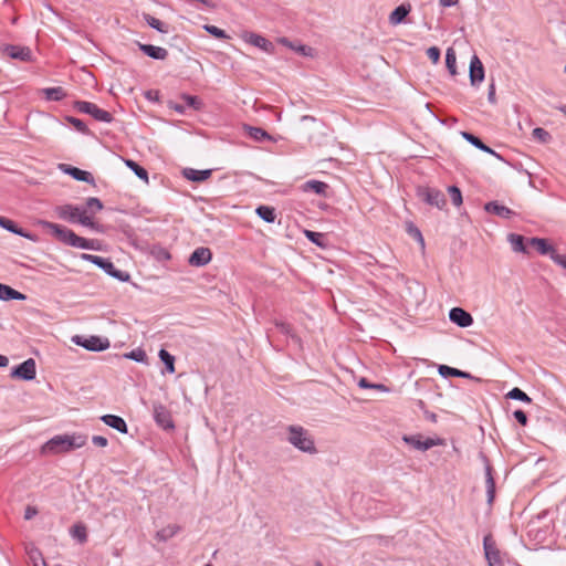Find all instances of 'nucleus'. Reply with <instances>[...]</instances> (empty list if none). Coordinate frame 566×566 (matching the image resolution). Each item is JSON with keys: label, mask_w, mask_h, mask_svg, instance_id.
I'll return each mask as SVG.
<instances>
[{"label": "nucleus", "mask_w": 566, "mask_h": 566, "mask_svg": "<svg viewBox=\"0 0 566 566\" xmlns=\"http://www.w3.org/2000/svg\"><path fill=\"white\" fill-rule=\"evenodd\" d=\"M458 2L459 0H439V3L444 8L457 6Z\"/></svg>", "instance_id": "57"}, {"label": "nucleus", "mask_w": 566, "mask_h": 566, "mask_svg": "<svg viewBox=\"0 0 566 566\" xmlns=\"http://www.w3.org/2000/svg\"><path fill=\"white\" fill-rule=\"evenodd\" d=\"M74 344L82 346L91 352H102L109 347V340L99 336H81L75 335L72 337Z\"/></svg>", "instance_id": "7"}, {"label": "nucleus", "mask_w": 566, "mask_h": 566, "mask_svg": "<svg viewBox=\"0 0 566 566\" xmlns=\"http://www.w3.org/2000/svg\"><path fill=\"white\" fill-rule=\"evenodd\" d=\"M245 130L248 135L255 142L272 140V137L263 128L247 126Z\"/></svg>", "instance_id": "31"}, {"label": "nucleus", "mask_w": 566, "mask_h": 566, "mask_svg": "<svg viewBox=\"0 0 566 566\" xmlns=\"http://www.w3.org/2000/svg\"><path fill=\"white\" fill-rule=\"evenodd\" d=\"M449 318L460 327H469L473 324L472 315L461 307H453L449 312Z\"/></svg>", "instance_id": "13"}, {"label": "nucleus", "mask_w": 566, "mask_h": 566, "mask_svg": "<svg viewBox=\"0 0 566 566\" xmlns=\"http://www.w3.org/2000/svg\"><path fill=\"white\" fill-rule=\"evenodd\" d=\"M39 223L41 224V227L43 229H46L48 231H50L51 234L54 235L56 240H59L61 243H63L65 245L84 249V250H98L99 249V244H98L97 240L82 238V237L77 235L73 230H71L64 226L53 223L50 221H44V220L40 221Z\"/></svg>", "instance_id": "2"}, {"label": "nucleus", "mask_w": 566, "mask_h": 566, "mask_svg": "<svg viewBox=\"0 0 566 566\" xmlns=\"http://www.w3.org/2000/svg\"><path fill=\"white\" fill-rule=\"evenodd\" d=\"M139 50L147 56L154 60H165L168 56V51L165 48L156 46L153 44H144L138 42Z\"/></svg>", "instance_id": "20"}, {"label": "nucleus", "mask_w": 566, "mask_h": 566, "mask_svg": "<svg viewBox=\"0 0 566 566\" xmlns=\"http://www.w3.org/2000/svg\"><path fill=\"white\" fill-rule=\"evenodd\" d=\"M528 244L535 247L542 255H549L555 252V249L548 243L546 239L531 238Z\"/></svg>", "instance_id": "27"}, {"label": "nucleus", "mask_w": 566, "mask_h": 566, "mask_svg": "<svg viewBox=\"0 0 566 566\" xmlns=\"http://www.w3.org/2000/svg\"><path fill=\"white\" fill-rule=\"evenodd\" d=\"M153 415L156 423L165 430L174 429L170 411L160 402L153 403Z\"/></svg>", "instance_id": "9"}, {"label": "nucleus", "mask_w": 566, "mask_h": 566, "mask_svg": "<svg viewBox=\"0 0 566 566\" xmlns=\"http://www.w3.org/2000/svg\"><path fill=\"white\" fill-rule=\"evenodd\" d=\"M87 437L81 433L57 434L51 438L43 447V453H62L82 448L86 444Z\"/></svg>", "instance_id": "3"}, {"label": "nucleus", "mask_w": 566, "mask_h": 566, "mask_svg": "<svg viewBox=\"0 0 566 566\" xmlns=\"http://www.w3.org/2000/svg\"><path fill=\"white\" fill-rule=\"evenodd\" d=\"M3 52L14 60L28 62L32 59V52L28 46L9 44L4 46Z\"/></svg>", "instance_id": "15"}, {"label": "nucleus", "mask_w": 566, "mask_h": 566, "mask_svg": "<svg viewBox=\"0 0 566 566\" xmlns=\"http://www.w3.org/2000/svg\"><path fill=\"white\" fill-rule=\"evenodd\" d=\"M158 356H159L160 360L164 363L166 370L169 374H174L175 373V357L164 348H161L159 350Z\"/></svg>", "instance_id": "36"}, {"label": "nucleus", "mask_w": 566, "mask_h": 566, "mask_svg": "<svg viewBox=\"0 0 566 566\" xmlns=\"http://www.w3.org/2000/svg\"><path fill=\"white\" fill-rule=\"evenodd\" d=\"M9 365V359L4 355H0V367H7Z\"/></svg>", "instance_id": "63"}, {"label": "nucleus", "mask_w": 566, "mask_h": 566, "mask_svg": "<svg viewBox=\"0 0 566 566\" xmlns=\"http://www.w3.org/2000/svg\"><path fill=\"white\" fill-rule=\"evenodd\" d=\"M446 65L450 74L457 73V55L453 49L449 48L446 53Z\"/></svg>", "instance_id": "42"}, {"label": "nucleus", "mask_w": 566, "mask_h": 566, "mask_svg": "<svg viewBox=\"0 0 566 566\" xmlns=\"http://www.w3.org/2000/svg\"><path fill=\"white\" fill-rule=\"evenodd\" d=\"M282 43L303 56H313V48L304 44H293L287 39H282Z\"/></svg>", "instance_id": "38"}, {"label": "nucleus", "mask_w": 566, "mask_h": 566, "mask_svg": "<svg viewBox=\"0 0 566 566\" xmlns=\"http://www.w3.org/2000/svg\"><path fill=\"white\" fill-rule=\"evenodd\" d=\"M440 49L437 48V46H431L427 50V55L428 57L433 62V63H438L439 60H440Z\"/></svg>", "instance_id": "50"}, {"label": "nucleus", "mask_w": 566, "mask_h": 566, "mask_svg": "<svg viewBox=\"0 0 566 566\" xmlns=\"http://www.w3.org/2000/svg\"><path fill=\"white\" fill-rule=\"evenodd\" d=\"M507 241L511 243L513 251L521 252V253H527L525 238L523 235L516 234V233H510L507 235Z\"/></svg>", "instance_id": "28"}, {"label": "nucleus", "mask_w": 566, "mask_h": 566, "mask_svg": "<svg viewBox=\"0 0 566 566\" xmlns=\"http://www.w3.org/2000/svg\"><path fill=\"white\" fill-rule=\"evenodd\" d=\"M513 417L515 418V420L522 424V426H526L527 424V415L521 410V409H517L513 412Z\"/></svg>", "instance_id": "52"}, {"label": "nucleus", "mask_w": 566, "mask_h": 566, "mask_svg": "<svg viewBox=\"0 0 566 566\" xmlns=\"http://www.w3.org/2000/svg\"><path fill=\"white\" fill-rule=\"evenodd\" d=\"M484 210L491 214H495L503 219H511L516 214L512 209L504 205H501L497 201L486 202L484 206Z\"/></svg>", "instance_id": "18"}, {"label": "nucleus", "mask_w": 566, "mask_h": 566, "mask_svg": "<svg viewBox=\"0 0 566 566\" xmlns=\"http://www.w3.org/2000/svg\"><path fill=\"white\" fill-rule=\"evenodd\" d=\"M43 94L48 101H61L66 96V93L61 86L46 87L43 90Z\"/></svg>", "instance_id": "34"}, {"label": "nucleus", "mask_w": 566, "mask_h": 566, "mask_svg": "<svg viewBox=\"0 0 566 566\" xmlns=\"http://www.w3.org/2000/svg\"><path fill=\"white\" fill-rule=\"evenodd\" d=\"M305 235L311 242L321 245L319 239L323 237L322 233L306 230Z\"/></svg>", "instance_id": "54"}, {"label": "nucleus", "mask_w": 566, "mask_h": 566, "mask_svg": "<svg viewBox=\"0 0 566 566\" xmlns=\"http://www.w3.org/2000/svg\"><path fill=\"white\" fill-rule=\"evenodd\" d=\"M419 196L430 206L443 209L447 205L446 196L442 191L433 188H424L419 190Z\"/></svg>", "instance_id": "11"}, {"label": "nucleus", "mask_w": 566, "mask_h": 566, "mask_svg": "<svg viewBox=\"0 0 566 566\" xmlns=\"http://www.w3.org/2000/svg\"><path fill=\"white\" fill-rule=\"evenodd\" d=\"M25 552L32 565L44 562L41 551L34 544H28Z\"/></svg>", "instance_id": "35"}, {"label": "nucleus", "mask_w": 566, "mask_h": 566, "mask_svg": "<svg viewBox=\"0 0 566 566\" xmlns=\"http://www.w3.org/2000/svg\"><path fill=\"white\" fill-rule=\"evenodd\" d=\"M92 442L97 447H106L108 444V440L103 436H93Z\"/></svg>", "instance_id": "55"}, {"label": "nucleus", "mask_w": 566, "mask_h": 566, "mask_svg": "<svg viewBox=\"0 0 566 566\" xmlns=\"http://www.w3.org/2000/svg\"><path fill=\"white\" fill-rule=\"evenodd\" d=\"M286 431V440L294 448L308 454H315L317 452L314 439L312 434L308 432V430H306L302 426L291 424L287 426Z\"/></svg>", "instance_id": "4"}, {"label": "nucleus", "mask_w": 566, "mask_h": 566, "mask_svg": "<svg viewBox=\"0 0 566 566\" xmlns=\"http://www.w3.org/2000/svg\"><path fill=\"white\" fill-rule=\"evenodd\" d=\"M424 417H426V419H428V420H430V421H432V422H436V421H437V416H436V413H433V412L426 411V412H424Z\"/></svg>", "instance_id": "62"}, {"label": "nucleus", "mask_w": 566, "mask_h": 566, "mask_svg": "<svg viewBox=\"0 0 566 566\" xmlns=\"http://www.w3.org/2000/svg\"><path fill=\"white\" fill-rule=\"evenodd\" d=\"M461 136L468 142L470 143L472 146L476 147L478 149L484 151V153H488V154H491L493 156H495L496 158L499 159H502V157L496 153L494 151L492 148H490L488 145H485L479 137H476L475 135L469 133V132H461Z\"/></svg>", "instance_id": "21"}, {"label": "nucleus", "mask_w": 566, "mask_h": 566, "mask_svg": "<svg viewBox=\"0 0 566 566\" xmlns=\"http://www.w3.org/2000/svg\"><path fill=\"white\" fill-rule=\"evenodd\" d=\"M212 259V253L209 248H197L189 256V264L192 266H205Z\"/></svg>", "instance_id": "14"}, {"label": "nucleus", "mask_w": 566, "mask_h": 566, "mask_svg": "<svg viewBox=\"0 0 566 566\" xmlns=\"http://www.w3.org/2000/svg\"><path fill=\"white\" fill-rule=\"evenodd\" d=\"M181 98L185 101L188 107H191L196 111L200 109L202 106V102L197 96L184 94Z\"/></svg>", "instance_id": "46"}, {"label": "nucleus", "mask_w": 566, "mask_h": 566, "mask_svg": "<svg viewBox=\"0 0 566 566\" xmlns=\"http://www.w3.org/2000/svg\"><path fill=\"white\" fill-rule=\"evenodd\" d=\"M81 258L85 261L95 264L96 266L102 269L106 274L120 282H126L129 280V274L125 271L116 269L114 263L107 258L87 253H83Z\"/></svg>", "instance_id": "5"}, {"label": "nucleus", "mask_w": 566, "mask_h": 566, "mask_svg": "<svg viewBox=\"0 0 566 566\" xmlns=\"http://www.w3.org/2000/svg\"><path fill=\"white\" fill-rule=\"evenodd\" d=\"M255 213L259 218H261L263 221L268 223H273L276 218L275 209L270 206H259L255 209Z\"/></svg>", "instance_id": "29"}, {"label": "nucleus", "mask_w": 566, "mask_h": 566, "mask_svg": "<svg viewBox=\"0 0 566 566\" xmlns=\"http://www.w3.org/2000/svg\"><path fill=\"white\" fill-rule=\"evenodd\" d=\"M373 385L374 384H370L366 378H360L359 381H358V386L360 388H365V389L373 388Z\"/></svg>", "instance_id": "59"}, {"label": "nucleus", "mask_w": 566, "mask_h": 566, "mask_svg": "<svg viewBox=\"0 0 566 566\" xmlns=\"http://www.w3.org/2000/svg\"><path fill=\"white\" fill-rule=\"evenodd\" d=\"M439 374L442 377H461V378H471V375L467 371L447 366V365H440L439 366Z\"/></svg>", "instance_id": "30"}, {"label": "nucleus", "mask_w": 566, "mask_h": 566, "mask_svg": "<svg viewBox=\"0 0 566 566\" xmlns=\"http://www.w3.org/2000/svg\"><path fill=\"white\" fill-rule=\"evenodd\" d=\"M101 420L108 427L117 430L120 433H127L128 428L126 421L116 415H104L101 417Z\"/></svg>", "instance_id": "22"}, {"label": "nucleus", "mask_w": 566, "mask_h": 566, "mask_svg": "<svg viewBox=\"0 0 566 566\" xmlns=\"http://www.w3.org/2000/svg\"><path fill=\"white\" fill-rule=\"evenodd\" d=\"M469 75L473 86L479 85L484 80V67L476 55H473L471 59Z\"/></svg>", "instance_id": "16"}, {"label": "nucleus", "mask_w": 566, "mask_h": 566, "mask_svg": "<svg viewBox=\"0 0 566 566\" xmlns=\"http://www.w3.org/2000/svg\"><path fill=\"white\" fill-rule=\"evenodd\" d=\"M125 164L139 179L148 182V172L144 167L132 159H126Z\"/></svg>", "instance_id": "37"}, {"label": "nucleus", "mask_w": 566, "mask_h": 566, "mask_svg": "<svg viewBox=\"0 0 566 566\" xmlns=\"http://www.w3.org/2000/svg\"><path fill=\"white\" fill-rule=\"evenodd\" d=\"M373 389H378V390H381V391H388L387 387L381 385V384H374L373 385Z\"/></svg>", "instance_id": "64"}, {"label": "nucleus", "mask_w": 566, "mask_h": 566, "mask_svg": "<svg viewBox=\"0 0 566 566\" xmlns=\"http://www.w3.org/2000/svg\"><path fill=\"white\" fill-rule=\"evenodd\" d=\"M71 536L77 539L80 543H85L87 541V532L86 527L82 524L74 525L71 531Z\"/></svg>", "instance_id": "40"}, {"label": "nucleus", "mask_w": 566, "mask_h": 566, "mask_svg": "<svg viewBox=\"0 0 566 566\" xmlns=\"http://www.w3.org/2000/svg\"><path fill=\"white\" fill-rule=\"evenodd\" d=\"M10 376L12 378L22 379V380H33L36 376V364L33 358H29L23 363L15 366Z\"/></svg>", "instance_id": "8"}, {"label": "nucleus", "mask_w": 566, "mask_h": 566, "mask_svg": "<svg viewBox=\"0 0 566 566\" xmlns=\"http://www.w3.org/2000/svg\"><path fill=\"white\" fill-rule=\"evenodd\" d=\"M143 18L150 28L157 30L158 32H160V33L168 32V27L164 22L158 20L157 18L153 17L151 14L144 13Z\"/></svg>", "instance_id": "33"}, {"label": "nucleus", "mask_w": 566, "mask_h": 566, "mask_svg": "<svg viewBox=\"0 0 566 566\" xmlns=\"http://www.w3.org/2000/svg\"><path fill=\"white\" fill-rule=\"evenodd\" d=\"M184 177L188 180L195 181V182H201L207 180L211 174V169H205V170H197L193 168H186L184 169Z\"/></svg>", "instance_id": "24"}, {"label": "nucleus", "mask_w": 566, "mask_h": 566, "mask_svg": "<svg viewBox=\"0 0 566 566\" xmlns=\"http://www.w3.org/2000/svg\"><path fill=\"white\" fill-rule=\"evenodd\" d=\"M178 525H168L163 527L156 533V538L161 542H166L169 538L174 537L179 532Z\"/></svg>", "instance_id": "32"}, {"label": "nucleus", "mask_w": 566, "mask_h": 566, "mask_svg": "<svg viewBox=\"0 0 566 566\" xmlns=\"http://www.w3.org/2000/svg\"><path fill=\"white\" fill-rule=\"evenodd\" d=\"M65 119L80 133L84 134V135H90L91 132L88 129V127L86 126V124L80 119V118H76V117H73V116H66Z\"/></svg>", "instance_id": "43"}, {"label": "nucleus", "mask_w": 566, "mask_h": 566, "mask_svg": "<svg viewBox=\"0 0 566 566\" xmlns=\"http://www.w3.org/2000/svg\"><path fill=\"white\" fill-rule=\"evenodd\" d=\"M411 10L410 4H400L390 13L389 15V22L392 25H397L406 19V17L409 14Z\"/></svg>", "instance_id": "26"}, {"label": "nucleus", "mask_w": 566, "mask_h": 566, "mask_svg": "<svg viewBox=\"0 0 566 566\" xmlns=\"http://www.w3.org/2000/svg\"><path fill=\"white\" fill-rule=\"evenodd\" d=\"M507 398L510 399H514V400H518V401H523V402H526V403H531L532 402V399L531 397H528L521 388L518 387H514L513 389H511L507 395H506Z\"/></svg>", "instance_id": "41"}, {"label": "nucleus", "mask_w": 566, "mask_h": 566, "mask_svg": "<svg viewBox=\"0 0 566 566\" xmlns=\"http://www.w3.org/2000/svg\"><path fill=\"white\" fill-rule=\"evenodd\" d=\"M532 134H533L534 138H536L537 140L542 142V143H547L551 139L549 133L542 127L534 128Z\"/></svg>", "instance_id": "49"}, {"label": "nucleus", "mask_w": 566, "mask_h": 566, "mask_svg": "<svg viewBox=\"0 0 566 566\" xmlns=\"http://www.w3.org/2000/svg\"><path fill=\"white\" fill-rule=\"evenodd\" d=\"M402 440L411 446L412 448L420 450V451H427L431 449L432 447L439 446L442 443L441 439H432V438H426L422 439V436L420 434H413V436H403Z\"/></svg>", "instance_id": "10"}, {"label": "nucleus", "mask_w": 566, "mask_h": 566, "mask_svg": "<svg viewBox=\"0 0 566 566\" xmlns=\"http://www.w3.org/2000/svg\"><path fill=\"white\" fill-rule=\"evenodd\" d=\"M488 98L491 103H494L495 102V87H494V84H491L490 85V88H489V94H488Z\"/></svg>", "instance_id": "58"}, {"label": "nucleus", "mask_w": 566, "mask_h": 566, "mask_svg": "<svg viewBox=\"0 0 566 566\" xmlns=\"http://www.w3.org/2000/svg\"><path fill=\"white\" fill-rule=\"evenodd\" d=\"M146 98L148 99H158L157 96H158V92L157 91H147L146 94H145Z\"/></svg>", "instance_id": "60"}, {"label": "nucleus", "mask_w": 566, "mask_h": 566, "mask_svg": "<svg viewBox=\"0 0 566 566\" xmlns=\"http://www.w3.org/2000/svg\"><path fill=\"white\" fill-rule=\"evenodd\" d=\"M486 488H488L489 502H492L493 497H494L495 483H494V479L492 476L490 467L486 468Z\"/></svg>", "instance_id": "45"}, {"label": "nucleus", "mask_w": 566, "mask_h": 566, "mask_svg": "<svg viewBox=\"0 0 566 566\" xmlns=\"http://www.w3.org/2000/svg\"><path fill=\"white\" fill-rule=\"evenodd\" d=\"M448 192L451 197V201L455 207H459L462 203V193L461 190L457 186H450L448 188Z\"/></svg>", "instance_id": "47"}, {"label": "nucleus", "mask_w": 566, "mask_h": 566, "mask_svg": "<svg viewBox=\"0 0 566 566\" xmlns=\"http://www.w3.org/2000/svg\"><path fill=\"white\" fill-rule=\"evenodd\" d=\"M74 108L80 113L91 115L98 122L111 123L113 120V115L109 112L102 109L96 104L87 101H76L74 103Z\"/></svg>", "instance_id": "6"}, {"label": "nucleus", "mask_w": 566, "mask_h": 566, "mask_svg": "<svg viewBox=\"0 0 566 566\" xmlns=\"http://www.w3.org/2000/svg\"><path fill=\"white\" fill-rule=\"evenodd\" d=\"M0 226L3 229H6V230H8V231H10V232H12L14 234H18V235H21V237H24V238H29V235L25 234L21 228H18L17 224L12 220H10V219H7L4 217H0Z\"/></svg>", "instance_id": "39"}, {"label": "nucleus", "mask_w": 566, "mask_h": 566, "mask_svg": "<svg viewBox=\"0 0 566 566\" xmlns=\"http://www.w3.org/2000/svg\"><path fill=\"white\" fill-rule=\"evenodd\" d=\"M27 296L22 294L21 292L12 289L9 285L0 283V300L1 301H24Z\"/></svg>", "instance_id": "25"}, {"label": "nucleus", "mask_w": 566, "mask_h": 566, "mask_svg": "<svg viewBox=\"0 0 566 566\" xmlns=\"http://www.w3.org/2000/svg\"><path fill=\"white\" fill-rule=\"evenodd\" d=\"M38 514V510L33 506H28L24 511V518L31 520Z\"/></svg>", "instance_id": "56"}, {"label": "nucleus", "mask_w": 566, "mask_h": 566, "mask_svg": "<svg viewBox=\"0 0 566 566\" xmlns=\"http://www.w3.org/2000/svg\"><path fill=\"white\" fill-rule=\"evenodd\" d=\"M244 40H245V42L261 49L262 51H264L266 53H271L274 49V45L271 41H269L268 39H265L264 36L260 35V34H256L253 32L244 34Z\"/></svg>", "instance_id": "19"}, {"label": "nucleus", "mask_w": 566, "mask_h": 566, "mask_svg": "<svg viewBox=\"0 0 566 566\" xmlns=\"http://www.w3.org/2000/svg\"><path fill=\"white\" fill-rule=\"evenodd\" d=\"M483 548L489 566H503V562L500 556V551L496 548L491 536L484 537Z\"/></svg>", "instance_id": "12"}, {"label": "nucleus", "mask_w": 566, "mask_h": 566, "mask_svg": "<svg viewBox=\"0 0 566 566\" xmlns=\"http://www.w3.org/2000/svg\"><path fill=\"white\" fill-rule=\"evenodd\" d=\"M125 357L137 363H145L147 360L146 352L140 348L134 349L128 354H125Z\"/></svg>", "instance_id": "44"}, {"label": "nucleus", "mask_w": 566, "mask_h": 566, "mask_svg": "<svg viewBox=\"0 0 566 566\" xmlns=\"http://www.w3.org/2000/svg\"><path fill=\"white\" fill-rule=\"evenodd\" d=\"M551 259L556 263L558 264L559 266H562L563 269L566 270V255L565 254H560L558 253L556 250L555 252L552 254Z\"/></svg>", "instance_id": "51"}, {"label": "nucleus", "mask_w": 566, "mask_h": 566, "mask_svg": "<svg viewBox=\"0 0 566 566\" xmlns=\"http://www.w3.org/2000/svg\"><path fill=\"white\" fill-rule=\"evenodd\" d=\"M410 232L423 244L422 234L417 228L412 229Z\"/></svg>", "instance_id": "61"}, {"label": "nucleus", "mask_w": 566, "mask_h": 566, "mask_svg": "<svg viewBox=\"0 0 566 566\" xmlns=\"http://www.w3.org/2000/svg\"><path fill=\"white\" fill-rule=\"evenodd\" d=\"M104 208L103 202L95 197L86 199L85 206L62 205L54 209L57 218L70 223H80L97 232H102L98 223L94 222L93 216Z\"/></svg>", "instance_id": "1"}, {"label": "nucleus", "mask_w": 566, "mask_h": 566, "mask_svg": "<svg viewBox=\"0 0 566 566\" xmlns=\"http://www.w3.org/2000/svg\"><path fill=\"white\" fill-rule=\"evenodd\" d=\"M276 328L284 335H291L292 327L290 324L281 321H275Z\"/></svg>", "instance_id": "53"}, {"label": "nucleus", "mask_w": 566, "mask_h": 566, "mask_svg": "<svg viewBox=\"0 0 566 566\" xmlns=\"http://www.w3.org/2000/svg\"><path fill=\"white\" fill-rule=\"evenodd\" d=\"M203 29H205L209 34H211V35L216 36L217 39H228V38H229V36L227 35V33H226L222 29H220V28H218V27H216V25L206 24V25L203 27Z\"/></svg>", "instance_id": "48"}, {"label": "nucleus", "mask_w": 566, "mask_h": 566, "mask_svg": "<svg viewBox=\"0 0 566 566\" xmlns=\"http://www.w3.org/2000/svg\"><path fill=\"white\" fill-rule=\"evenodd\" d=\"M61 169L70 175L71 177H73L75 180H78V181H84V182H87V184H91V185H95V180H94V177L93 175L90 172V171H86V170H82L77 167H73V166H70V165H61Z\"/></svg>", "instance_id": "17"}, {"label": "nucleus", "mask_w": 566, "mask_h": 566, "mask_svg": "<svg viewBox=\"0 0 566 566\" xmlns=\"http://www.w3.org/2000/svg\"><path fill=\"white\" fill-rule=\"evenodd\" d=\"M328 188H329V186L326 182L319 181V180H314V179L308 180L302 185V190L304 192H314L322 197L327 196Z\"/></svg>", "instance_id": "23"}]
</instances>
